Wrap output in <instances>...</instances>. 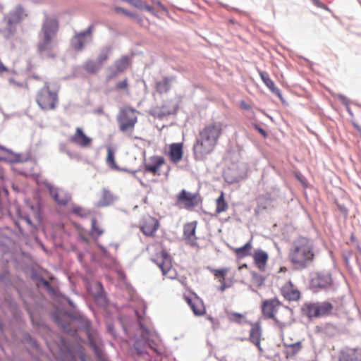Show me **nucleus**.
<instances>
[{"label": "nucleus", "mask_w": 361, "mask_h": 361, "mask_svg": "<svg viewBox=\"0 0 361 361\" xmlns=\"http://www.w3.org/2000/svg\"><path fill=\"white\" fill-rule=\"evenodd\" d=\"M183 153V145L181 143H173L169 145L168 155L171 162L178 163L182 159Z\"/></svg>", "instance_id": "5701e85b"}, {"label": "nucleus", "mask_w": 361, "mask_h": 361, "mask_svg": "<svg viewBox=\"0 0 361 361\" xmlns=\"http://www.w3.org/2000/svg\"><path fill=\"white\" fill-rule=\"evenodd\" d=\"M95 114L103 115L104 114L103 106H100L93 111Z\"/></svg>", "instance_id": "0e129e2a"}, {"label": "nucleus", "mask_w": 361, "mask_h": 361, "mask_svg": "<svg viewBox=\"0 0 361 361\" xmlns=\"http://www.w3.org/2000/svg\"><path fill=\"white\" fill-rule=\"evenodd\" d=\"M137 334L139 337L137 338L134 342L133 347L136 353L139 355H148V350H152L156 353H158V344L150 338L151 333L142 322H138Z\"/></svg>", "instance_id": "423d86ee"}, {"label": "nucleus", "mask_w": 361, "mask_h": 361, "mask_svg": "<svg viewBox=\"0 0 361 361\" xmlns=\"http://www.w3.org/2000/svg\"><path fill=\"white\" fill-rule=\"evenodd\" d=\"M173 106H170V107L169 108V109H167V110H163V111H162V112L159 113V116H166V115L171 114H173V113H172V112H173Z\"/></svg>", "instance_id": "4d7b16f0"}, {"label": "nucleus", "mask_w": 361, "mask_h": 361, "mask_svg": "<svg viewBox=\"0 0 361 361\" xmlns=\"http://www.w3.org/2000/svg\"><path fill=\"white\" fill-rule=\"evenodd\" d=\"M27 158L23 159L22 156L19 153H12V155L9 154L7 157H0V161H4L10 164L14 163H23L27 161Z\"/></svg>", "instance_id": "f704fd0d"}, {"label": "nucleus", "mask_w": 361, "mask_h": 361, "mask_svg": "<svg viewBox=\"0 0 361 361\" xmlns=\"http://www.w3.org/2000/svg\"><path fill=\"white\" fill-rule=\"evenodd\" d=\"M152 163L145 164V173H153L155 175L158 171V156L154 155L151 157Z\"/></svg>", "instance_id": "c9c22d12"}, {"label": "nucleus", "mask_w": 361, "mask_h": 361, "mask_svg": "<svg viewBox=\"0 0 361 361\" xmlns=\"http://www.w3.org/2000/svg\"><path fill=\"white\" fill-rule=\"evenodd\" d=\"M22 219H23L28 225L34 226V224L28 215H25L22 216Z\"/></svg>", "instance_id": "680f3d73"}, {"label": "nucleus", "mask_w": 361, "mask_h": 361, "mask_svg": "<svg viewBox=\"0 0 361 361\" xmlns=\"http://www.w3.org/2000/svg\"><path fill=\"white\" fill-rule=\"evenodd\" d=\"M339 361H361V348H346L341 351Z\"/></svg>", "instance_id": "aec40b11"}, {"label": "nucleus", "mask_w": 361, "mask_h": 361, "mask_svg": "<svg viewBox=\"0 0 361 361\" xmlns=\"http://www.w3.org/2000/svg\"><path fill=\"white\" fill-rule=\"evenodd\" d=\"M58 30V20L54 18L49 17L46 14L41 30L38 33L37 52L42 57L47 56L50 59L55 57V54L50 53V51L53 48L52 39L56 37Z\"/></svg>", "instance_id": "39448f33"}, {"label": "nucleus", "mask_w": 361, "mask_h": 361, "mask_svg": "<svg viewBox=\"0 0 361 361\" xmlns=\"http://www.w3.org/2000/svg\"><path fill=\"white\" fill-rule=\"evenodd\" d=\"M46 289L47 292L51 296H56L58 295L57 290L52 286V285L47 280L43 282L42 286Z\"/></svg>", "instance_id": "8fccbe9b"}, {"label": "nucleus", "mask_w": 361, "mask_h": 361, "mask_svg": "<svg viewBox=\"0 0 361 361\" xmlns=\"http://www.w3.org/2000/svg\"><path fill=\"white\" fill-rule=\"evenodd\" d=\"M126 16L135 19H137L139 17L136 13L129 11H128V13H126Z\"/></svg>", "instance_id": "338daca9"}, {"label": "nucleus", "mask_w": 361, "mask_h": 361, "mask_svg": "<svg viewBox=\"0 0 361 361\" xmlns=\"http://www.w3.org/2000/svg\"><path fill=\"white\" fill-rule=\"evenodd\" d=\"M36 102L43 110H50L56 108L58 102V94L56 92L50 90L48 82H45L44 87L38 91Z\"/></svg>", "instance_id": "0eeeda50"}, {"label": "nucleus", "mask_w": 361, "mask_h": 361, "mask_svg": "<svg viewBox=\"0 0 361 361\" xmlns=\"http://www.w3.org/2000/svg\"><path fill=\"white\" fill-rule=\"evenodd\" d=\"M250 275H251V283L252 286H254L255 287H257V288H259L261 287L262 286L264 285V281H265V277L263 276L262 275L257 273L256 271H250Z\"/></svg>", "instance_id": "ea45409f"}, {"label": "nucleus", "mask_w": 361, "mask_h": 361, "mask_svg": "<svg viewBox=\"0 0 361 361\" xmlns=\"http://www.w3.org/2000/svg\"><path fill=\"white\" fill-rule=\"evenodd\" d=\"M94 28L93 25H90L85 30L75 33L71 40L72 47L77 51H81L86 43L92 40L91 33Z\"/></svg>", "instance_id": "1a4fd4ad"}, {"label": "nucleus", "mask_w": 361, "mask_h": 361, "mask_svg": "<svg viewBox=\"0 0 361 361\" xmlns=\"http://www.w3.org/2000/svg\"><path fill=\"white\" fill-rule=\"evenodd\" d=\"M332 284V279L331 274L328 273L318 274L312 279V286L314 288L321 289L327 288Z\"/></svg>", "instance_id": "4be33fe9"}, {"label": "nucleus", "mask_w": 361, "mask_h": 361, "mask_svg": "<svg viewBox=\"0 0 361 361\" xmlns=\"http://www.w3.org/2000/svg\"><path fill=\"white\" fill-rule=\"evenodd\" d=\"M252 257L257 269L262 271H264L269 259L268 253L261 249H257L252 253Z\"/></svg>", "instance_id": "412c9836"}, {"label": "nucleus", "mask_w": 361, "mask_h": 361, "mask_svg": "<svg viewBox=\"0 0 361 361\" xmlns=\"http://www.w3.org/2000/svg\"><path fill=\"white\" fill-rule=\"evenodd\" d=\"M70 140L80 147L86 148L90 145L92 139L84 133L82 128L78 127Z\"/></svg>", "instance_id": "6ab92c4d"}, {"label": "nucleus", "mask_w": 361, "mask_h": 361, "mask_svg": "<svg viewBox=\"0 0 361 361\" xmlns=\"http://www.w3.org/2000/svg\"><path fill=\"white\" fill-rule=\"evenodd\" d=\"M71 212L73 214L82 218L86 217L89 214V212H85L80 206H73Z\"/></svg>", "instance_id": "3c124183"}, {"label": "nucleus", "mask_w": 361, "mask_h": 361, "mask_svg": "<svg viewBox=\"0 0 361 361\" xmlns=\"http://www.w3.org/2000/svg\"><path fill=\"white\" fill-rule=\"evenodd\" d=\"M255 128L257 130V131L264 137H267L268 135L267 133V132L262 128H261L260 126L256 125L255 126Z\"/></svg>", "instance_id": "13d9d810"}, {"label": "nucleus", "mask_w": 361, "mask_h": 361, "mask_svg": "<svg viewBox=\"0 0 361 361\" xmlns=\"http://www.w3.org/2000/svg\"><path fill=\"white\" fill-rule=\"evenodd\" d=\"M108 59V49H103L100 51L99 55L96 59L97 63L100 65L102 67L103 63Z\"/></svg>", "instance_id": "49530a36"}, {"label": "nucleus", "mask_w": 361, "mask_h": 361, "mask_svg": "<svg viewBox=\"0 0 361 361\" xmlns=\"http://www.w3.org/2000/svg\"><path fill=\"white\" fill-rule=\"evenodd\" d=\"M301 349L302 343L300 341L290 344L287 346L288 354L292 357L297 355L301 350Z\"/></svg>", "instance_id": "37998d69"}, {"label": "nucleus", "mask_w": 361, "mask_h": 361, "mask_svg": "<svg viewBox=\"0 0 361 361\" xmlns=\"http://www.w3.org/2000/svg\"><path fill=\"white\" fill-rule=\"evenodd\" d=\"M215 203V212L216 214H219L222 212H224L228 209V204L225 200L224 192L223 191H221L220 195L216 200Z\"/></svg>", "instance_id": "2f4dec72"}, {"label": "nucleus", "mask_w": 361, "mask_h": 361, "mask_svg": "<svg viewBox=\"0 0 361 361\" xmlns=\"http://www.w3.org/2000/svg\"><path fill=\"white\" fill-rule=\"evenodd\" d=\"M91 294L94 298L95 302L102 307H105L109 303V300L102 283L100 281H97L94 284Z\"/></svg>", "instance_id": "dca6fc26"}, {"label": "nucleus", "mask_w": 361, "mask_h": 361, "mask_svg": "<svg viewBox=\"0 0 361 361\" xmlns=\"http://www.w3.org/2000/svg\"><path fill=\"white\" fill-rule=\"evenodd\" d=\"M262 315L264 319H271L281 331L291 322L292 312L290 308L283 305L278 299H267L262 302Z\"/></svg>", "instance_id": "f03ea898"}, {"label": "nucleus", "mask_w": 361, "mask_h": 361, "mask_svg": "<svg viewBox=\"0 0 361 361\" xmlns=\"http://www.w3.org/2000/svg\"><path fill=\"white\" fill-rule=\"evenodd\" d=\"M106 164H108V166L111 168V169H116L117 171H128V170L126 169H121V168H119V166L116 164V161H115V159H114V150L109 147L108 149H107V157H106Z\"/></svg>", "instance_id": "a19ab883"}, {"label": "nucleus", "mask_w": 361, "mask_h": 361, "mask_svg": "<svg viewBox=\"0 0 361 361\" xmlns=\"http://www.w3.org/2000/svg\"><path fill=\"white\" fill-rule=\"evenodd\" d=\"M68 318L75 322L79 330L85 333L87 338V345L93 350L97 361H108L102 348L97 343L96 338L92 331V322L83 314L78 311L66 310L64 312Z\"/></svg>", "instance_id": "20e7f679"}, {"label": "nucleus", "mask_w": 361, "mask_h": 361, "mask_svg": "<svg viewBox=\"0 0 361 361\" xmlns=\"http://www.w3.org/2000/svg\"><path fill=\"white\" fill-rule=\"evenodd\" d=\"M178 202L183 204L187 209H191L197 207L202 201L198 193H190L185 190H182L177 196Z\"/></svg>", "instance_id": "9b49d317"}, {"label": "nucleus", "mask_w": 361, "mask_h": 361, "mask_svg": "<svg viewBox=\"0 0 361 361\" xmlns=\"http://www.w3.org/2000/svg\"><path fill=\"white\" fill-rule=\"evenodd\" d=\"M258 73L263 82L272 92L279 93V90L276 87L274 82L270 78L267 72L258 71Z\"/></svg>", "instance_id": "7c9ffc66"}, {"label": "nucleus", "mask_w": 361, "mask_h": 361, "mask_svg": "<svg viewBox=\"0 0 361 361\" xmlns=\"http://www.w3.org/2000/svg\"><path fill=\"white\" fill-rule=\"evenodd\" d=\"M136 113L139 112L131 108L123 109L120 111L117 116V121L121 131L124 132L128 129H133L134 128L137 122Z\"/></svg>", "instance_id": "6e6552de"}, {"label": "nucleus", "mask_w": 361, "mask_h": 361, "mask_svg": "<svg viewBox=\"0 0 361 361\" xmlns=\"http://www.w3.org/2000/svg\"><path fill=\"white\" fill-rule=\"evenodd\" d=\"M45 187L48 189L50 195L57 202V204L65 206L71 200V195L62 189L55 188L51 183L48 181L44 183Z\"/></svg>", "instance_id": "9d476101"}, {"label": "nucleus", "mask_w": 361, "mask_h": 361, "mask_svg": "<svg viewBox=\"0 0 361 361\" xmlns=\"http://www.w3.org/2000/svg\"><path fill=\"white\" fill-rule=\"evenodd\" d=\"M107 331L114 338L116 337V333L114 329V325L113 324H107Z\"/></svg>", "instance_id": "6e6d98bb"}, {"label": "nucleus", "mask_w": 361, "mask_h": 361, "mask_svg": "<svg viewBox=\"0 0 361 361\" xmlns=\"http://www.w3.org/2000/svg\"><path fill=\"white\" fill-rule=\"evenodd\" d=\"M228 319L231 322L235 323H241L243 319L245 318V316L243 314L231 312L228 314Z\"/></svg>", "instance_id": "a18cd8bd"}, {"label": "nucleus", "mask_w": 361, "mask_h": 361, "mask_svg": "<svg viewBox=\"0 0 361 361\" xmlns=\"http://www.w3.org/2000/svg\"><path fill=\"white\" fill-rule=\"evenodd\" d=\"M301 310H302V314L310 319H312L313 317H314V318L318 317L316 302L315 303H312V302L305 303L302 305Z\"/></svg>", "instance_id": "cd10ccee"}, {"label": "nucleus", "mask_w": 361, "mask_h": 361, "mask_svg": "<svg viewBox=\"0 0 361 361\" xmlns=\"http://www.w3.org/2000/svg\"><path fill=\"white\" fill-rule=\"evenodd\" d=\"M229 271V268L224 267L219 269H213L211 270L212 273L214 274V277L219 280V282L221 283L219 290L224 292L226 289L230 288L233 285V281L231 280H226V276Z\"/></svg>", "instance_id": "a211bd4d"}, {"label": "nucleus", "mask_w": 361, "mask_h": 361, "mask_svg": "<svg viewBox=\"0 0 361 361\" xmlns=\"http://www.w3.org/2000/svg\"><path fill=\"white\" fill-rule=\"evenodd\" d=\"M51 319L54 323L57 326H60L64 331L72 336L76 334V330L73 329L71 326L65 322L62 315L59 311H55L51 314Z\"/></svg>", "instance_id": "b1692460"}, {"label": "nucleus", "mask_w": 361, "mask_h": 361, "mask_svg": "<svg viewBox=\"0 0 361 361\" xmlns=\"http://www.w3.org/2000/svg\"><path fill=\"white\" fill-rule=\"evenodd\" d=\"M128 3L140 10H146L153 13L155 16L157 15L154 9L151 6L146 4L145 1L142 0H128Z\"/></svg>", "instance_id": "58836bf2"}, {"label": "nucleus", "mask_w": 361, "mask_h": 361, "mask_svg": "<svg viewBox=\"0 0 361 361\" xmlns=\"http://www.w3.org/2000/svg\"><path fill=\"white\" fill-rule=\"evenodd\" d=\"M114 11L116 13H122L123 14H125L126 16V13H128V10L122 8V7H120V6H116L114 8Z\"/></svg>", "instance_id": "bf43d9fd"}, {"label": "nucleus", "mask_w": 361, "mask_h": 361, "mask_svg": "<svg viewBox=\"0 0 361 361\" xmlns=\"http://www.w3.org/2000/svg\"><path fill=\"white\" fill-rule=\"evenodd\" d=\"M127 87H128V80H127V78H125L124 80H123L121 81H119L116 85V89L118 90L127 89Z\"/></svg>", "instance_id": "5fc2aeb1"}, {"label": "nucleus", "mask_w": 361, "mask_h": 361, "mask_svg": "<svg viewBox=\"0 0 361 361\" xmlns=\"http://www.w3.org/2000/svg\"><path fill=\"white\" fill-rule=\"evenodd\" d=\"M0 149L4 150V152L6 153L7 156L9 154L12 155V153H13V152L11 149H8L6 147L1 145H0Z\"/></svg>", "instance_id": "69168bd1"}, {"label": "nucleus", "mask_w": 361, "mask_h": 361, "mask_svg": "<svg viewBox=\"0 0 361 361\" xmlns=\"http://www.w3.org/2000/svg\"><path fill=\"white\" fill-rule=\"evenodd\" d=\"M109 70L110 71V74L106 78L108 80L116 78L119 73H121V72L118 71L114 66L109 67Z\"/></svg>", "instance_id": "864d4df0"}, {"label": "nucleus", "mask_w": 361, "mask_h": 361, "mask_svg": "<svg viewBox=\"0 0 361 361\" xmlns=\"http://www.w3.org/2000/svg\"><path fill=\"white\" fill-rule=\"evenodd\" d=\"M318 317L329 315L334 307L329 302H316Z\"/></svg>", "instance_id": "c756f323"}, {"label": "nucleus", "mask_w": 361, "mask_h": 361, "mask_svg": "<svg viewBox=\"0 0 361 361\" xmlns=\"http://www.w3.org/2000/svg\"><path fill=\"white\" fill-rule=\"evenodd\" d=\"M161 257V263H159V269H161L164 277L171 279H175L176 271L173 268L171 257L166 251H162Z\"/></svg>", "instance_id": "f8f14e48"}, {"label": "nucleus", "mask_w": 361, "mask_h": 361, "mask_svg": "<svg viewBox=\"0 0 361 361\" xmlns=\"http://www.w3.org/2000/svg\"><path fill=\"white\" fill-rule=\"evenodd\" d=\"M3 21L6 24L5 30L7 32L8 36L13 35L16 31V26L19 22L9 16L8 14L4 17Z\"/></svg>", "instance_id": "c85d7f7f"}, {"label": "nucleus", "mask_w": 361, "mask_h": 361, "mask_svg": "<svg viewBox=\"0 0 361 361\" xmlns=\"http://www.w3.org/2000/svg\"><path fill=\"white\" fill-rule=\"evenodd\" d=\"M102 254H103V257L104 258L109 259H112V257H111V254L109 253V252L106 249L105 250H104V252H102Z\"/></svg>", "instance_id": "774afa93"}, {"label": "nucleus", "mask_w": 361, "mask_h": 361, "mask_svg": "<svg viewBox=\"0 0 361 361\" xmlns=\"http://www.w3.org/2000/svg\"><path fill=\"white\" fill-rule=\"evenodd\" d=\"M8 15L19 23L27 16L23 7L20 4L11 10Z\"/></svg>", "instance_id": "473e14b6"}, {"label": "nucleus", "mask_w": 361, "mask_h": 361, "mask_svg": "<svg viewBox=\"0 0 361 361\" xmlns=\"http://www.w3.org/2000/svg\"><path fill=\"white\" fill-rule=\"evenodd\" d=\"M23 341L30 345L31 347L37 350L39 348V345L37 343V340L33 338L30 334L25 333L23 336Z\"/></svg>", "instance_id": "c03bdc74"}, {"label": "nucleus", "mask_w": 361, "mask_h": 361, "mask_svg": "<svg viewBox=\"0 0 361 361\" xmlns=\"http://www.w3.org/2000/svg\"><path fill=\"white\" fill-rule=\"evenodd\" d=\"M158 228V219L154 218H149V222H144L140 229L142 233L147 236L152 235Z\"/></svg>", "instance_id": "bb28decb"}, {"label": "nucleus", "mask_w": 361, "mask_h": 361, "mask_svg": "<svg viewBox=\"0 0 361 361\" xmlns=\"http://www.w3.org/2000/svg\"><path fill=\"white\" fill-rule=\"evenodd\" d=\"M97 222L96 218H92L91 219V233L92 235H96L97 237H99L103 233L104 231L97 226Z\"/></svg>", "instance_id": "09e8293b"}, {"label": "nucleus", "mask_w": 361, "mask_h": 361, "mask_svg": "<svg viewBox=\"0 0 361 361\" xmlns=\"http://www.w3.org/2000/svg\"><path fill=\"white\" fill-rule=\"evenodd\" d=\"M146 252L151 262L158 266V243H154L147 245Z\"/></svg>", "instance_id": "72a5a7b5"}, {"label": "nucleus", "mask_w": 361, "mask_h": 361, "mask_svg": "<svg viewBox=\"0 0 361 361\" xmlns=\"http://www.w3.org/2000/svg\"><path fill=\"white\" fill-rule=\"evenodd\" d=\"M250 326L247 340L255 345L260 353H262L263 350L261 346L262 329L261 324L259 322L250 323Z\"/></svg>", "instance_id": "2eb2a0df"}, {"label": "nucleus", "mask_w": 361, "mask_h": 361, "mask_svg": "<svg viewBox=\"0 0 361 361\" xmlns=\"http://www.w3.org/2000/svg\"><path fill=\"white\" fill-rule=\"evenodd\" d=\"M117 197L106 188H103L101 199L95 204L97 207H105L111 205Z\"/></svg>", "instance_id": "393cba45"}, {"label": "nucleus", "mask_w": 361, "mask_h": 361, "mask_svg": "<svg viewBox=\"0 0 361 361\" xmlns=\"http://www.w3.org/2000/svg\"><path fill=\"white\" fill-rule=\"evenodd\" d=\"M281 293L288 301H297L300 298V292L290 281L286 282L281 288Z\"/></svg>", "instance_id": "f3484780"}, {"label": "nucleus", "mask_w": 361, "mask_h": 361, "mask_svg": "<svg viewBox=\"0 0 361 361\" xmlns=\"http://www.w3.org/2000/svg\"><path fill=\"white\" fill-rule=\"evenodd\" d=\"M252 240V238L243 246L233 249V252L238 258L243 259L248 256H252V250L253 247Z\"/></svg>", "instance_id": "a878e982"}, {"label": "nucleus", "mask_w": 361, "mask_h": 361, "mask_svg": "<svg viewBox=\"0 0 361 361\" xmlns=\"http://www.w3.org/2000/svg\"><path fill=\"white\" fill-rule=\"evenodd\" d=\"M83 68L88 73L94 74L102 68V66L95 60H87L84 63Z\"/></svg>", "instance_id": "e433bc0d"}, {"label": "nucleus", "mask_w": 361, "mask_h": 361, "mask_svg": "<svg viewBox=\"0 0 361 361\" xmlns=\"http://www.w3.org/2000/svg\"><path fill=\"white\" fill-rule=\"evenodd\" d=\"M129 66V57L127 55L122 56L114 62V67L121 73L125 71Z\"/></svg>", "instance_id": "4c0bfd02"}, {"label": "nucleus", "mask_w": 361, "mask_h": 361, "mask_svg": "<svg viewBox=\"0 0 361 361\" xmlns=\"http://www.w3.org/2000/svg\"><path fill=\"white\" fill-rule=\"evenodd\" d=\"M183 298L195 315L201 316L205 314L206 309L203 301L196 294L192 293L191 296L184 294Z\"/></svg>", "instance_id": "4468645a"}, {"label": "nucleus", "mask_w": 361, "mask_h": 361, "mask_svg": "<svg viewBox=\"0 0 361 361\" xmlns=\"http://www.w3.org/2000/svg\"><path fill=\"white\" fill-rule=\"evenodd\" d=\"M197 226V221L186 223L183 226V238L186 243L192 247L197 245V237L196 236Z\"/></svg>", "instance_id": "ddd939ff"}, {"label": "nucleus", "mask_w": 361, "mask_h": 361, "mask_svg": "<svg viewBox=\"0 0 361 361\" xmlns=\"http://www.w3.org/2000/svg\"><path fill=\"white\" fill-rule=\"evenodd\" d=\"M223 133V125L214 121L205 125L199 132L193 145V154L196 161H203L214 152Z\"/></svg>", "instance_id": "f257e3e1"}, {"label": "nucleus", "mask_w": 361, "mask_h": 361, "mask_svg": "<svg viewBox=\"0 0 361 361\" xmlns=\"http://www.w3.org/2000/svg\"><path fill=\"white\" fill-rule=\"evenodd\" d=\"M64 299L66 300V302L68 303V305L74 310H76V306L73 301L68 297H64Z\"/></svg>", "instance_id": "e2e57ef3"}, {"label": "nucleus", "mask_w": 361, "mask_h": 361, "mask_svg": "<svg viewBox=\"0 0 361 361\" xmlns=\"http://www.w3.org/2000/svg\"><path fill=\"white\" fill-rule=\"evenodd\" d=\"M240 107L245 110H250L251 109V106L250 104H248L245 101H241L240 103Z\"/></svg>", "instance_id": "052dcab7"}, {"label": "nucleus", "mask_w": 361, "mask_h": 361, "mask_svg": "<svg viewBox=\"0 0 361 361\" xmlns=\"http://www.w3.org/2000/svg\"><path fill=\"white\" fill-rule=\"evenodd\" d=\"M173 80V78H164L161 82H159V90L161 91L167 92L171 88V85L172 81Z\"/></svg>", "instance_id": "de8ad7c7"}, {"label": "nucleus", "mask_w": 361, "mask_h": 361, "mask_svg": "<svg viewBox=\"0 0 361 361\" xmlns=\"http://www.w3.org/2000/svg\"><path fill=\"white\" fill-rule=\"evenodd\" d=\"M61 359L62 361H75V357L73 353L68 350L66 352H63L61 355Z\"/></svg>", "instance_id": "603ef678"}, {"label": "nucleus", "mask_w": 361, "mask_h": 361, "mask_svg": "<svg viewBox=\"0 0 361 361\" xmlns=\"http://www.w3.org/2000/svg\"><path fill=\"white\" fill-rule=\"evenodd\" d=\"M314 257V244L311 239L299 236L293 242L288 259L296 268H306L312 262Z\"/></svg>", "instance_id": "7ed1b4c3"}, {"label": "nucleus", "mask_w": 361, "mask_h": 361, "mask_svg": "<svg viewBox=\"0 0 361 361\" xmlns=\"http://www.w3.org/2000/svg\"><path fill=\"white\" fill-rule=\"evenodd\" d=\"M30 279L35 282V286L37 288H40L42 286L45 279L43 276L39 274L35 268H32L30 271Z\"/></svg>", "instance_id": "79ce46f5"}]
</instances>
